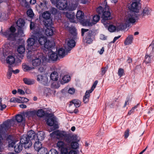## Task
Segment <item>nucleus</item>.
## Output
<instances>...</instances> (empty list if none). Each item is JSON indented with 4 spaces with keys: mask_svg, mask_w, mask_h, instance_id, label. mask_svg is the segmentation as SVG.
I'll return each instance as SVG.
<instances>
[{
    "mask_svg": "<svg viewBox=\"0 0 154 154\" xmlns=\"http://www.w3.org/2000/svg\"><path fill=\"white\" fill-rule=\"evenodd\" d=\"M7 107L5 104L0 103V110L2 111L5 109Z\"/></svg>",
    "mask_w": 154,
    "mask_h": 154,
    "instance_id": "58",
    "label": "nucleus"
},
{
    "mask_svg": "<svg viewBox=\"0 0 154 154\" xmlns=\"http://www.w3.org/2000/svg\"><path fill=\"white\" fill-rule=\"evenodd\" d=\"M32 63L33 66L35 67L39 66L42 62H44L46 60V57L42 53L38 51H35L32 52Z\"/></svg>",
    "mask_w": 154,
    "mask_h": 154,
    "instance_id": "5",
    "label": "nucleus"
},
{
    "mask_svg": "<svg viewBox=\"0 0 154 154\" xmlns=\"http://www.w3.org/2000/svg\"><path fill=\"white\" fill-rule=\"evenodd\" d=\"M135 17H138L136 15L135 13H133L132 14H128L126 17L125 25L126 27H129L130 24L134 23L136 21Z\"/></svg>",
    "mask_w": 154,
    "mask_h": 154,
    "instance_id": "12",
    "label": "nucleus"
},
{
    "mask_svg": "<svg viewBox=\"0 0 154 154\" xmlns=\"http://www.w3.org/2000/svg\"><path fill=\"white\" fill-rule=\"evenodd\" d=\"M37 80L40 83L47 86L48 84V79L47 76H44L43 75H39L37 76Z\"/></svg>",
    "mask_w": 154,
    "mask_h": 154,
    "instance_id": "17",
    "label": "nucleus"
},
{
    "mask_svg": "<svg viewBox=\"0 0 154 154\" xmlns=\"http://www.w3.org/2000/svg\"><path fill=\"white\" fill-rule=\"evenodd\" d=\"M17 51L20 54H23L25 51V48L24 45H19L18 47Z\"/></svg>",
    "mask_w": 154,
    "mask_h": 154,
    "instance_id": "39",
    "label": "nucleus"
},
{
    "mask_svg": "<svg viewBox=\"0 0 154 154\" xmlns=\"http://www.w3.org/2000/svg\"><path fill=\"white\" fill-rule=\"evenodd\" d=\"M1 127L2 129H4L6 131H7L9 129V124L6 122L2 125Z\"/></svg>",
    "mask_w": 154,
    "mask_h": 154,
    "instance_id": "43",
    "label": "nucleus"
},
{
    "mask_svg": "<svg viewBox=\"0 0 154 154\" xmlns=\"http://www.w3.org/2000/svg\"><path fill=\"white\" fill-rule=\"evenodd\" d=\"M26 13L28 16L30 18L33 17L34 16V14L31 9H28Z\"/></svg>",
    "mask_w": 154,
    "mask_h": 154,
    "instance_id": "45",
    "label": "nucleus"
},
{
    "mask_svg": "<svg viewBox=\"0 0 154 154\" xmlns=\"http://www.w3.org/2000/svg\"><path fill=\"white\" fill-rule=\"evenodd\" d=\"M80 139V137L76 134L71 135L69 134L68 138L66 139V142L69 144L72 142H78Z\"/></svg>",
    "mask_w": 154,
    "mask_h": 154,
    "instance_id": "14",
    "label": "nucleus"
},
{
    "mask_svg": "<svg viewBox=\"0 0 154 154\" xmlns=\"http://www.w3.org/2000/svg\"><path fill=\"white\" fill-rule=\"evenodd\" d=\"M22 68L24 71H25L30 70L32 69V67H30L29 66L27 65H23Z\"/></svg>",
    "mask_w": 154,
    "mask_h": 154,
    "instance_id": "54",
    "label": "nucleus"
},
{
    "mask_svg": "<svg viewBox=\"0 0 154 154\" xmlns=\"http://www.w3.org/2000/svg\"><path fill=\"white\" fill-rule=\"evenodd\" d=\"M57 146L62 154H67L68 153V148L66 147L63 142L62 141L58 142Z\"/></svg>",
    "mask_w": 154,
    "mask_h": 154,
    "instance_id": "11",
    "label": "nucleus"
},
{
    "mask_svg": "<svg viewBox=\"0 0 154 154\" xmlns=\"http://www.w3.org/2000/svg\"><path fill=\"white\" fill-rule=\"evenodd\" d=\"M19 103H26L29 101V100L26 98L20 97Z\"/></svg>",
    "mask_w": 154,
    "mask_h": 154,
    "instance_id": "50",
    "label": "nucleus"
},
{
    "mask_svg": "<svg viewBox=\"0 0 154 154\" xmlns=\"http://www.w3.org/2000/svg\"><path fill=\"white\" fill-rule=\"evenodd\" d=\"M88 31V29H81V32H82V36H83L84 33L85 32H86Z\"/></svg>",
    "mask_w": 154,
    "mask_h": 154,
    "instance_id": "61",
    "label": "nucleus"
},
{
    "mask_svg": "<svg viewBox=\"0 0 154 154\" xmlns=\"http://www.w3.org/2000/svg\"><path fill=\"white\" fill-rule=\"evenodd\" d=\"M69 104V106H71L72 104H74V106L76 108L79 107L81 104L80 101L77 99L73 100Z\"/></svg>",
    "mask_w": 154,
    "mask_h": 154,
    "instance_id": "29",
    "label": "nucleus"
},
{
    "mask_svg": "<svg viewBox=\"0 0 154 154\" xmlns=\"http://www.w3.org/2000/svg\"><path fill=\"white\" fill-rule=\"evenodd\" d=\"M151 60V58L150 56L148 54H146L145 56V62L146 63H148L150 62Z\"/></svg>",
    "mask_w": 154,
    "mask_h": 154,
    "instance_id": "47",
    "label": "nucleus"
},
{
    "mask_svg": "<svg viewBox=\"0 0 154 154\" xmlns=\"http://www.w3.org/2000/svg\"><path fill=\"white\" fill-rule=\"evenodd\" d=\"M17 93L22 95H23L25 94L24 91L20 89H19L17 90Z\"/></svg>",
    "mask_w": 154,
    "mask_h": 154,
    "instance_id": "63",
    "label": "nucleus"
},
{
    "mask_svg": "<svg viewBox=\"0 0 154 154\" xmlns=\"http://www.w3.org/2000/svg\"><path fill=\"white\" fill-rule=\"evenodd\" d=\"M6 140H11L12 138V136L11 135H8V134H6L5 136Z\"/></svg>",
    "mask_w": 154,
    "mask_h": 154,
    "instance_id": "64",
    "label": "nucleus"
},
{
    "mask_svg": "<svg viewBox=\"0 0 154 154\" xmlns=\"http://www.w3.org/2000/svg\"><path fill=\"white\" fill-rule=\"evenodd\" d=\"M35 27V24L34 22H31L30 24V28L31 30H34Z\"/></svg>",
    "mask_w": 154,
    "mask_h": 154,
    "instance_id": "59",
    "label": "nucleus"
},
{
    "mask_svg": "<svg viewBox=\"0 0 154 154\" xmlns=\"http://www.w3.org/2000/svg\"><path fill=\"white\" fill-rule=\"evenodd\" d=\"M71 79L70 76L69 75H65L63 76H60V82L62 84L67 83L69 82Z\"/></svg>",
    "mask_w": 154,
    "mask_h": 154,
    "instance_id": "23",
    "label": "nucleus"
},
{
    "mask_svg": "<svg viewBox=\"0 0 154 154\" xmlns=\"http://www.w3.org/2000/svg\"><path fill=\"white\" fill-rule=\"evenodd\" d=\"M66 52L65 49L63 48H60L57 51V54L58 55L59 57L60 58H62L64 57L69 52L66 51Z\"/></svg>",
    "mask_w": 154,
    "mask_h": 154,
    "instance_id": "25",
    "label": "nucleus"
},
{
    "mask_svg": "<svg viewBox=\"0 0 154 154\" xmlns=\"http://www.w3.org/2000/svg\"><path fill=\"white\" fill-rule=\"evenodd\" d=\"M42 144L39 141L35 142L34 144V148L35 150L39 152L42 148H43Z\"/></svg>",
    "mask_w": 154,
    "mask_h": 154,
    "instance_id": "28",
    "label": "nucleus"
},
{
    "mask_svg": "<svg viewBox=\"0 0 154 154\" xmlns=\"http://www.w3.org/2000/svg\"><path fill=\"white\" fill-rule=\"evenodd\" d=\"M36 40H37L41 45H44L46 42L47 40V38L43 35L41 34L38 33L35 34Z\"/></svg>",
    "mask_w": 154,
    "mask_h": 154,
    "instance_id": "13",
    "label": "nucleus"
},
{
    "mask_svg": "<svg viewBox=\"0 0 154 154\" xmlns=\"http://www.w3.org/2000/svg\"><path fill=\"white\" fill-rule=\"evenodd\" d=\"M75 92V89L73 88H70L68 90V93L71 94H74Z\"/></svg>",
    "mask_w": 154,
    "mask_h": 154,
    "instance_id": "57",
    "label": "nucleus"
},
{
    "mask_svg": "<svg viewBox=\"0 0 154 154\" xmlns=\"http://www.w3.org/2000/svg\"><path fill=\"white\" fill-rule=\"evenodd\" d=\"M20 98H17L16 97H12L11 99L10 102L13 103H19Z\"/></svg>",
    "mask_w": 154,
    "mask_h": 154,
    "instance_id": "52",
    "label": "nucleus"
},
{
    "mask_svg": "<svg viewBox=\"0 0 154 154\" xmlns=\"http://www.w3.org/2000/svg\"><path fill=\"white\" fill-rule=\"evenodd\" d=\"M16 24L18 28H23L24 25V21L22 19H20L17 20Z\"/></svg>",
    "mask_w": 154,
    "mask_h": 154,
    "instance_id": "33",
    "label": "nucleus"
},
{
    "mask_svg": "<svg viewBox=\"0 0 154 154\" xmlns=\"http://www.w3.org/2000/svg\"><path fill=\"white\" fill-rule=\"evenodd\" d=\"M133 37L132 35H129L126 38L124 42V44L125 45H128L131 44L132 42Z\"/></svg>",
    "mask_w": 154,
    "mask_h": 154,
    "instance_id": "27",
    "label": "nucleus"
},
{
    "mask_svg": "<svg viewBox=\"0 0 154 154\" xmlns=\"http://www.w3.org/2000/svg\"><path fill=\"white\" fill-rule=\"evenodd\" d=\"M23 119V116L20 114H17L16 116V120L18 122H22Z\"/></svg>",
    "mask_w": 154,
    "mask_h": 154,
    "instance_id": "42",
    "label": "nucleus"
},
{
    "mask_svg": "<svg viewBox=\"0 0 154 154\" xmlns=\"http://www.w3.org/2000/svg\"><path fill=\"white\" fill-rule=\"evenodd\" d=\"M91 93L88 90L86 91L85 95L83 97V101L84 103H86L88 102L90 97V94Z\"/></svg>",
    "mask_w": 154,
    "mask_h": 154,
    "instance_id": "32",
    "label": "nucleus"
},
{
    "mask_svg": "<svg viewBox=\"0 0 154 154\" xmlns=\"http://www.w3.org/2000/svg\"><path fill=\"white\" fill-rule=\"evenodd\" d=\"M36 39L35 35L34 38H29L26 41L27 48L29 51L31 52V54L32 52H35V51H38L37 44L35 43Z\"/></svg>",
    "mask_w": 154,
    "mask_h": 154,
    "instance_id": "6",
    "label": "nucleus"
},
{
    "mask_svg": "<svg viewBox=\"0 0 154 154\" xmlns=\"http://www.w3.org/2000/svg\"><path fill=\"white\" fill-rule=\"evenodd\" d=\"M36 137L34 131L31 130L27 132V135H23L22 136L20 142L23 144L25 149H28L32 145L31 140L34 139Z\"/></svg>",
    "mask_w": 154,
    "mask_h": 154,
    "instance_id": "4",
    "label": "nucleus"
},
{
    "mask_svg": "<svg viewBox=\"0 0 154 154\" xmlns=\"http://www.w3.org/2000/svg\"><path fill=\"white\" fill-rule=\"evenodd\" d=\"M48 154H58V152L56 150L52 149L49 152Z\"/></svg>",
    "mask_w": 154,
    "mask_h": 154,
    "instance_id": "56",
    "label": "nucleus"
},
{
    "mask_svg": "<svg viewBox=\"0 0 154 154\" xmlns=\"http://www.w3.org/2000/svg\"><path fill=\"white\" fill-rule=\"evenodd\" d=\"M45 133L43 131H40L38 134L37 137L39 140H42L45 138Z\"/></svg>",
    "mask_w": 154,
    "mask_h": 154,
    "instance_id": "37",
    "label": "nucleus"
},
{
    "mask_svg": "<svg viewBox=\"0 0 154 154\" xmlns=\"http://www.w3.org/2000/svg\"><path fill=\"white\" fill-rule=\"evenodd\" d=\"M94 32L92 31H89L87 34L86 36V42L88 44L91 43L93 41Z\"/></svg>",
    "mask_w": 154,
    "mask_h": 154,
    "instance_id": "21",
    "label": "nucleus"
},
{
    "mask_svg": "<svg viewBox=\"0 0 154 154\" xmlns=\"http://www.w3.org/2000/svg\"><path fill=\"white\" fill-rule=\"evenodd\" d=\"M67 45L68 48L67 50V51L69 52L72 48L75 46V41L72 39H69L67 41Z\"/></svg>",
    "mask_w": 154,
    "mask_h": 154,
    "instance_id": "24",
    "label": "nucleus"
},
{
    "mask_svg": "<svg viewBox=\"0 0 154 154\" xmlns=\"http://www.w3.org/2000/svg\"><path fill=\"white\" fill-rule=\"evenodd\" d=\"M76 17L77 19L79 20V21L82 23L84 25V23L85 22L86 20H84V13L80 11H78L76 14Z\"/></svg>",
    "mask_w": 154,
    "mask_h": 154,
    "instance_id": "22",
    "label": "nucleus"
},
{
    "mask_svg": "<svg viewBox=\"0 0 154 154\" xmlns=\"http://www.w3.org/2000/svg\"><path fill=\"white\" fill-rule=\"evenodd\" d=\"M48 2L45 0H44L43 2L40 3V6L42 9L47 10L48 9L47 5L48 4Z\"/></svg>",
    "mask_w": 154,
    "mask_h": 154,
    "instance_id": "35",
    "label": "nucleus"
},
{
    "mask_svg": "<svg viewBox=\"0 0 154 154\" xmlns=\"http://www.w3.org/2000/svg\"><path fill=\"white\" fill-rule=\"evenodd\" d=\"M59 78L58 73L57 72L54 71L52 72L51 74L50 78L54 81L57 80Z\"/></svg>",
    "mask_w": 154,
    "mask_h": 154,
    "instance_id": "30",
    "label": "nucleus"
},
{
    "mask_svg": "<svg viewBox=\"0 0 154 154\" xmlns=\"http://www.w3.org/2000/svg\"><path fill=\"white\" fill-rule=\"evenodd\" d=\"M99 15H95L93 17V20L92 22H90L88 20H86L85 22L84 23V26H92L93 25L96 24L100 20V16L102 17V15L99 14L97 13Z\"/></svg>",
    "mask_w": 154,
    "mask_h": 154,
    "instance_id": "10",
    "label": "nucleus"
},
{
    "mask_svg": "<svg viewBox=\"0 0 154 154\" xmlns=\"http://www.w3.org/2000/svg\"><path fill=\"white\" fill-rule=\"evenodd\" d=\"M45 111L42 109H39L36 112V115L40 118L43 117L45 115Z\"/></svg>",
    "mask_w": 154,
    "mask_h": 154,
    "instance_id": "36",
    "label": "nucleus"
},
{
    "mask_svg": "<svg viewBox=\"0 0 154 154\" xmlns=\"http://www.w3.org/2000/svg\"><path fill=\"white\" fill-rule=\"evenodd\" d=\"M98 83V81L96 80L95 81V82L94 83L93 85L90 90H88V91L90 93H91L92 91L94 90V88H95L96 86L97 85Z\"/></svg>",
    "mask_w": 154,
    "mask_h": 154,
    "instance_id": "48",
    "label": "nucleus"
},
{
    "mask_svg": "<svg viewBox=\"0 0 154 154\" xmlns=\"http://www.w3.org/2000/svg\"><path fill=\"white\" fill-rule=\"evenodd\" d=\"M129 130L128 129L125 131L124 133V136L125 138H127L129 135Z\"/></svg>",
    "mask_w": 154,
    "mask_h": 154,
    "instance_id": "60",
    "label": "nucleus"
},
{
    "mask_svg": "<svg viewBox=\"0 0 154 154\" xmlns=\"http://www.w3.org/2000/svg\"><path fill=\"white\" fill-rule=\"evenodd\" d=\"M69 134L66 131H63L56 130L53 131L50 134L51 137H54L56 136L57 138L59 140H64L68 138Z\"/></svg>",
    "mask_w": 154,
    "mask_h": 154,
    "instance_id": "7",
    "label": "nucleus"
},
{
    "mask_svg": "<svg viewBox=\"0 0 154 154\" xmlns=\"http://www.w3.org/2000/svg\"><path fill=\"white\" fill-rule=\"evenodd\" d=\"M69 31L70 33L73 35L75 36V37L77 35V33L76 32L75 29V28H72L69 30Z\"/></svg>",
    "mask_w": 154,
    "mask_h": 154,
    "instance_id": "49",
    "label": "nucleus"
},
{
    "mask_svg": "<svg viewBox=\"0 0 154 154\" xmlns=\"http://www.w3.org/2000/svg\"><path fill=\"white\" fill-rule=\"evenodd\" d=\"M36 112L35 110L29 111L26 112V114L28 117H33L36 115Z\"/></svg>",
    "mask_w": 154,
    "mask_h": 154,
    "instance_id": "38",
    "label": "nucleus"
},
{
    "mask_svg": "<svg viewBox=\"0 0 154 154\" xmlns=\"http://www.w3.org/2000/svg\"><path fill=\"white\" fill-rule=\"evenodd\" d=\"M47 125L51 127V129L54 131L59 128L56 117L54 115L50 116L47 121Z\"/></svg>",
    "mask_w": 154,
    "mask_h": 154,
    "instance_id": "8",
    "label": "nucleus"
},
{
    "mask_svg": "<svg viewBox=\"0 0 154 154\" xmlns=\"http://www.w3.org/2000/svg\"><path fill=\"white\" fill-rule=\"evenodd\" d=\"M50 0L52 4L55 5L60 10H68L69 11H73L75 10L78 6L77 4H72L71 6H69L66 0H57L56 2L54 0Z\"/></svg>",
    "mask_w": 154,
    "mask_h": 154,
    "instance_id": "3",
    "label": "nucleus"
},
{
    "mask_svg": "<svg viewBox=\"0 0 154 154\" xmlns=\"http://www.w3.org/2000/svg\"><path fill=\"white\" fill-rule=\"evenodd\" d=\"M64 15L69 19L71 22L75 23V14L74 13L72 12H66L64 13Z\"/></svg>",
    "mask_w": 154,
    "mask_h": 154,
    "instance_id": "18",
    "label": "nucleus"
},
{
    "mask_svg": "<svg viewBox=\"0 0 154 154\" xmlns=\"http://www.w3.org/2000/svg\"><path fill=\"white\" fill-rule=\"evenodd\" d=\"M9 71L7 72V78L8 79H10L12 74V72L11 71L12 68L10 67V66H9Z\"/></svg>",
    "mask_w": 154,
    "mask_h": 154,
    "instance_id": "53",
    "label": "nucleus"
},
{
    "mask_svg": "<svg viewBox=\"0 0 154 154\" xmlns=\"http://www.w3.org/2000/svg\"><path fill=\"white\" fill-rule=\"evenodd\" d=\"M121 37V35H119L118 36H116L115 37L114 39L111 42V43H114L119 38Z\"/></svg>",
    "mask_w": 154,
    "mask_h": 154,
    "instance_id": "62",
    "label": "nucleus"
},
{
    "mask_svg": "<svg viewBox=\"0 0 154 154\" xmlns=\"http://www.w3.org/2000/svg\"><path fill=\"white\" fill-rule=\"evenodd\" d=\"M7 63L10 65H12L15 62L14 57L12 56H9L6 59Z\"/></svg>",
    "mask_w": 154,
    "mask_h": 154,
    "instance_id": "31",
    "label": "nucleus"
},
{
    "mask_svg": "<svg viewBox=\"0 0 154 154\" xmlns=\"http://www.w3.org/2000/svg\"><path fill=\"white\" fill-rule=\"evenodd\" d=\"M48 56L50 60L52 61H55L59 59L57 54L54 52L52 50L51 52L48 51Z\"/></svg>",
    "mask_w": 154,
    "mask_h": 154,
    "instance_id": "19",
    "label": "nucleus"
},
{
    "mask_svg": "<svg viewBox=\"0 0 154 154\" xmlns=\"http://www.w3.org/2000/svg\"><path fill=\"white\" fill-rule=\"evenodd\" d=\"M151 9L148 8H145L143 10L142 15L143 16H145L146 15H148L151 12Z\"/></svg>",
    "mask_w": 154,
    "mask_h": 154,
    "instance_id": "40",
    "label": "nucleus"
},
{
    "mask_svg": "<svg viewBox=\"0 0 154 154\" xmlns=\"http://www.w3.org/2000/svg\"><path fill=\"white\" fill-rule=\"evenodd\" d=\"M51 14L48 11L44 12L42 14V17L44 19L43 21L45 26H48L52 24V20L50 18Z\"/></svg>",
    "mask_w": 154,
    "mask_h": 154,
    "instance_id": "9",
    "label": "nucleus"
},
{
    "mask_svg": "<svg viewBox=\"0 0 154 154\" xmlns=\"http://www.w3.org/2000/svg\"><path fill=\"white\" fill-rule=\"evenodd\" d=\"M16 30L15 28L11 26L6 31L2 33L8 40L14 41L16 37L23 36L24 35L23 28H18V32L17 33H15Z\"/></svg>",
    "mask_w": 154,
    "mask_h": 154,
    "instance_id": "2",
    "label": "nucleus"
},
{
    "mask_svg": "<svg viewBox=\"0 0 154 154\" xmlns=\"http://www.w3.org/2000/svg\"><path fill=\"white\" fill-rule=\"evenodd\" d=\"M118 74L120 77H122L124 74V69L121 68H119L118 70Z\"/></svg>",
    "mask_w": 154,
    "mask_h": 154,
    "instance_id": "46",
    "label": "nucleus"
},
{
    "mask_svg": "<svg viewBox=\"0 0 154 154\" xmlns=\"http://www.w3.org/2000/svg\"><path fill=\"white\" fill-rule=\"evenodd\" d=\"M23 145L22 143L19 142L16 145L14 146V149L15 152L19 153L20 152L22 149Z\"/></svg>",
    "mask_w": 154,
    "mask_h": 154,
    "instance_id": "26",
    "label": "nucleus"
},
{
    "mask_svg": "<svg viewBox=\"0 0 154 154\" xmlns=\"http://www.w3.org/2000/svg\"><path fill=\"white\" fill-rule=\"evenodd\" d=\"M53 24V23H52L50 26H48V27L45 26L46 28L45 31V33L48 36H52L54 34V27L52 26Z\"/></svg>",
    "mask_w": 154,
    "mask_h": 154,
    "instance_id": "20",
    "label": "nucleus"
},
{
    "mask_svg": "<svg viewBox=\"0 0 154 154\" xmlns=\"http://www.w3.org/2000/svg\"><path fill=\"white\" fill-rule=\"evenodd\" d=\"M23 81L25 84L28 85H33L35 83V82L33 79L26 78H23Z\"/></svg>",
    "mask_w": 154,
    "mask_h": 154,
    "instance_id": "34",
    "label": "nucleus"
},
{
    "mask_svg": "<svg viewBox=\"0 0 154 154\" xmlns=\"http://www.w3.org/2000/svg\"><path fill=\"white\" fill-rule=\"evenodd\" d=\"M38 152V154H48V152L47 149L44 147Z\"/></svg>",
    "mask_w": 154,
    "mask_h": 154,
    "instance_id": "44",
    "label": "nucleus"
},
{
    "mask_svg": "<svg viewBox=\"0 0 154 154\" xmlns=\"http://www.w3.org/2000/svg\"><path fill=\"white\" fill-rule=\"evenodd\" d=\"M54 45L55 44L53 41L47 40L44 45L45 50L46 52L47 51L51 52L54 48Z\"/></svg>",
    "mask_w": 154,
    "mask_h": 154,
    "instance_id": "15",
    "label": "nucleus"
},
{
    "mask_svg": "<svg viewBox=\"0 0 154 154\" xmlns=\"http://www.w3.org/2000/svg\"><path fill=\"white\" fill-rule=\"evenodd\" d=\"M140 1H137L136 0H133L131 6L129 8L130 10L135 12H138L140 5Z\"/></svg>",
    "mask_w": 154,
    "mask_h": 154,
    "instance_id": "16",
    "label": "nucleus"
},
{
    "mask_svg": "<svg viewBox=\"0 0 154 154\" xmlns=\"http://www.w3.org/2000/svg\"><path fill=\"white\" fill-rule=\"evenodd\" d=\"M72 148L73 149H77L79 148V144L77 142H72L70 143Z\"/></svg>",
    "mask_w": 154,
    "mask_h": 154,
    "instance_id": "41",
    "label": "nucleus"
},
{
    "mask_svg": "<svg viewBox=\"0 0 154 154\" xmlns=\"http://www.w3.org/2000/svg\"><path fill=\"white\" fill-rule=\"evenodd\" d=\"M97 11L99 14L102 15V22L105 27L107 28L108 30L110 32H113L116 30L118 31L124 29L123 25H120L116 28L115 26L112 24L109 25L107 23L108 20L111 19L112 17L110 16L111 14L109 10V7L107 5H105L104 8H103L100 6H99L97 9Z\"/></svg>",
    "mask_w": 154,
    "mask_h": 154,
    "instance_id": "1",
    "label": "nucleus"
},
{
    "mask_svg": "<svg viewBox=\"0 0 154 154\" xmlns=\"http://www.w3.org/2000/svg\"><path fill=\"white\" fill-rule=\"evenodd\" d=\"M57 10L54 8L52 7L50 9V12L53 14H55L57 12Z\"/></svg>",
    "mask_w": 154,
    "mask_h": 154,
    "instance_id": "55",
    "label": "nucleus"
},
{
    "mask_svg": "<svg viewBox=\"0 0 154 154\" xmlns=\"http://www.w3.org/2000/svg\"><path fill=\"white\" fill-rule=\"evenodd\" d=\"M108 66H106L104 67H102L101 69V74L102 75H103L105 74L107 70L108 69Z\"/></svg>",
    "mask_w": 154,
    "mask_h": 154,
    "instance_id": "51",
    "label": "nucleus"
}]
</instances>
